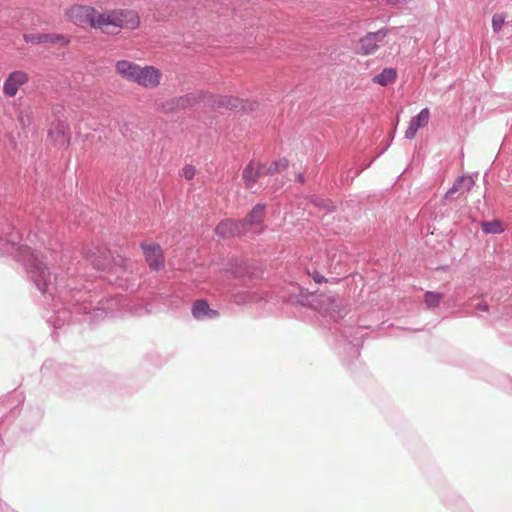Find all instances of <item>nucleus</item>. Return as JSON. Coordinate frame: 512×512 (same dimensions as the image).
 Wrapping results in <instances>:
<instances>
[{"mask_svg":"<svg viewBox=\"0 0 512 512\" xmlns=\"http://www.w3.org/2000/svg\"><path fill=\"white\" fill-rule=\"evenodd\" d=\"M13 224L0 220V255H13L23 262L29 279L41 293L52 295L54 283L51 272L43 256L31 250L27 245L20 244L21 236L13 231Z\"/></svg>","mask_w":512,"mask_h":512,"instance_id":"1","label":"nucleus"},{"mask_svg":"<svg viewBox=\"0 0 512 512\" xmlns=\"http://www.w3.org/2000/svg\"><path fill=\"white\" fill-rule=\"evenodd\" d=\"M68 18L77 26L100 29L107 34H117L120 29H135L140 20L133 10H113L98 13L93 7L76 5L67 11Z\"/></svg>","mask_w":512,"mask_h":512,"instance_id":"2","label":"nucleus"},{"mask_svg":"<svg viewBox=\"0 0 512 512\" xmlns=\"http://www.w3.org/2000/svg\"><path fill=\"white\" fill-rule=\"evenodd\" d=\"M208 101L213 108L237 109L240 106V100L229 96L208 95L205 92H192L178 98H174L163 105L162 110L165 112L186 109L199 102Z\"/></svg>","mask_w":512,"mask_h":512,"instance_id":"3","label":"nucleus"},{"mask_svg":"<svg viewBox=\"0 0 512 512\" xmlns=\"http://www.w3.org/2000/svg\"><path fill=\"white\" fill-rule=\"evenodd\" d=\"M299 302L302 305H308L312 307L323 316H329L333 321H337L339 318L344 316V312L342 310V302L338 297L334 295H317L314 293H307V295H303L301 293V299Z\"/></svg>","mask_w":512,"mask_h":512,"instance_id":"4","label":"nucleus"},{"mask_svg":"<svg viewBox=\"0 0 512 512\" xmlns=\"http://www.w3.org/2000/svg\"><path fill=\"white\" fill-rule=\"evenodd\" d=\"M161 76L160 70L154 66H140L132 82L147 89H154L160 85Z\"/></svg>","mask_w":512,"mask_h":512,"instance_id":"5","label":"nucleus"},{"mask_svg":"<svg viewBox=\"0 0 512 512\" xmlns=\"http://www.w3.org/2000/svg\"><path fill=\"white\" fill-rule=\"evenodd\" d=\"M389 29L382 28L376 32H369L359 40L358 53L361 55H370L375 53L380 43L385 39Z\"/></svg>","mask_w":512,"mask_h":512,"instance_id":"6","label":"nucleus"},{"mask_svg":"<svg viewBox=\"0 0 512 512\" xmlns=\"http://www.w3.org/2000/svg\"><path fill=\"white\" fill-rule=\"evenodd\" d=\"M141 248L143 249L145 260L151 269L159 270L164 266L163 253L159 244L147 245L141 243Z\"/></svg>","mask_w":512,"mask_h":512,"instance_id":"7","label":"nucleus"},{"mask_svg":"<svg viewBox=\"0 0 512 512\" xmlns=\"http://www.w3.org/2000/svg\"><path fill=\"white\" fill-rule=\"evenodd\" d=\"M245 231L244 222L231 219L221 221L215 229L216 234L221 238L238 236L243 234Z\"/></svg>","mask_w":512,"mask_h":512,"instance_id":"8","label":"nucleus"},{"mask_svg":"<svg viewBox=\"0 0 512 512\" xmlns=\"http://www.w3.org/2000/svg\"><path fill=\"white\" fill-rule=\"evenodd\" d=\"M28 81V75L23 71H14L9 74L3 85V92L8 97H14L19 88Z\"/></svg>","mask_w":512,"mask_h":512,"instance_id":"9","label":"nucleus"},{"mask_svg":"<svg viewBox=\"0 0 512 512\" xmlns=\"http://www.w3.org/2000/svg\"><path fill=\"white\" fill-rule=\"evenodd\" d=\"M430 118V110L423 108L416 116L412 117L409 126L405 131V138L412 140L415 138L417 131L428 124Z\"/></svg>","mask_w":512,"mask_h":512,"instance_id":"10","label":"nucleus"},{"mask_svg":"<svg viewBox=\"0 0 512 512\" xmlns=\"http://www.w3.org/2000/svg\"><path fill=\"white\" fill-rule=\"evenodd\" d=\"M112 302H113L112 300H106L105 302H101L100 306L94 308L92 312L87 310L88 307L86 305L77 306L76 304H73V310L69 307V311H70V313L75 312V313L87 314V315H89L88 319L90 321H95L98 318H104L109 315V312L107 311L108 304H110Z\"/></svg>","mask_w":512,"mask_h":512,"instance_id":"11","label":"nucleus"},{"mask_svg":"<svg viewBox=\"0 0 512 512\" xmlns=\"http://www.w3.org/2000/svg\"><path fill=\"white\" fill-rule=\"evenodd\" d=\"M265 174V166L259 163H249L243 170V180L249 190H253L257 179Z\"/></svg>","mask_w":512,"mask_h":512,"instance_id":"12","label":"nucleus"},{"mask_svg":"<svg viewBox=\"0 0 512 512\" xmlns=\"http://www.w3.org/2000/svg\"><path fill=\"white\" fill-rule=\"evenodd\" d=\"M24 39L26 42L31 43H60L61 45H66L69 43V39L66 36L60 34H26L24 35Z\"/></svg>","mask_w":512,"mask_h":512,"instance_id":"13","label":"nucleus"},{"mask_svg":"<svg viewBox=\"0 0 512 512\" xmlns=\"http://www.w3.org/2000/svg\"><path fill=\"white\" fill-rule=\"evenodd\" d=\"M192 315L197 320L214 319L219 314L216 310L211 309L204 299L196 300L192 306Z\"/></svg>","mask_w":512,"mask_h":512,"instance_id":"14","label":"nucleus"},{"mask_svg":"<svg viewBox=\"0 0 512 512\" xmlns=\"http://www.w3.org/2000/svg\"><path fill=\"white\" fill-rule=\"evenodd\" d=\"M49 136L58 146H67L70 142V135L68 133V127L64 123H57L53 128L49 130Z\"/></svg>","mask_w":512,"mask_h":512,"instance_id":"15","label":"nucleus"},{"mask_svg":"<svg viewBox=\"0 0 512 512\" xmlns=\"http://www.w3.org/2000/svg\"><path fill=\"white\" fill-rule=\"evenodd\" d=\"M140 65L128 61L120 60L115 64L116 72L125 80L132 82L137 74Z\"/></svg>","mask_w":512,"mask_h":512,"instance_id":"16","label":"nucleus"},{"mask_svg":"<svg viewBox=\"0 0 512 512\" xmlns=\"http://www.w3.org/2000/svg\"><path fill=\"white\" fill-rule=\"evenodd\" d=\"M475 182L471 176L463 175L459 177L453 186L446 192L445 198L450 199L456 192L466 193L472 189Z\"/></svg>","mask_w":512,"mask_h":512,"instance_id":"17","label":"nucleus"},{"mask_svg":"<svg viewBox=\"0 0 512 512\" xmlns=\"http://www.w3.org/2000/svg\"><path fill=\"white\" fill-rule=\"evenodd\" d=\"M397 78V72L394 68H384L379 74L375 75L372 78V82L374 84H378L380 86H387L390 83H393Z\"/></svg>","mask_w":512,"mask_h":512,"instance_id":"18","label":"nucleus"},{"mask_svg":"<svg viewBox=\"0 0 512 512\" xmlns=\"http://www.w3.org/2000/svg\"><path fill=\"white\" fill-rule=\"evenodd\" d=\"M264 215H265V205L257 204L253 207V209L250 211V213L247 215V217L241 221L245 223V227L247 225H257L262 222Z\"/></svg>","mask_w":512,"mask_h":512,"instance_id":"19","label":"nucleus"},{"mask_svg":"<svg viewBox=\"0 0 512 512\" xmlns=\"http://www.w3.org/2000/svg\"><path fill=\"white\" fill-rule=\"evenodd\" d=\"M98 252H99V249L96 248V247L89 248V249L83 251V254L85 255V257L96 268H100L103 265V263H104V256H103V254L97 255Z\"/></svg>","mask_w":512,"mask_h":512,"instance_id":"20","label":"nucleus"},{"mask_svg":"<svg viewBox=\"0 0 512 512\" xmlns=\"http://www.w3.org/2000/svg\"><path fill=\"white\" fill-rule=\"evenodd\" d=\"M443 294L439 292L427 291L424 294V303L427 308H436L440 305Z\"/></svg>","mask_w":512,"mask_h":512,"instance_id":"21","label":"nucleus"},{"mask_svg":"<svg viewBox=\"0 0 512 512\" xmlns=\"http://www.w3.org/2000/svg\"><path fill=\"white\" fill-rule=\"evenodd\" d=\"M481 227L482 231L486 234H499L503 231L502 225L499 221L483 222Z\"/></svg>","mask_w":512,"mask_h":512,"instance_id":"22","label":"nucleus"},{"mask_svg":"<svg viewBox=\"0 0 512 512\" xmlns=\"http://www.w3.org/2000/svg\"><path fill=\"white\" fill-rule=\"evenodd\" d=\"M288 167V160L285 158L274 161L268 168L265 167V174H273L282 171Z\"/></svg>","mask_w":512,"mask_h":512,"instance_id":"23","label":"nucleus"},{"mask_svg":"<svg viewBox=\"0 0 512 512\" xmlns=\"http://www.w3.org/2000/svg\"><path fill=\"white\" fill-rule=\"evenodd\" d=\"M196 170L192 165H186L182 169V175L187 179L191 180L195 176Z\"/></svg>","mask_w":512,"mask_h":512,"instance_id":"24","label":"nucleus"},{"mask_svg":"<svg viewBox=\"0 0 512 512\" xmlns=\"http://www.w3.org/2000/svg\"><path fill=\"white\" fill-rule=\"evenodd\" d=\"M504 23V18L501 15H494L492 18V26L495 31H498Z\"/></svg>","mask_w":512,"mask_h":512,"instance_id":"25","label":"nucleus"},{"mask_svg":"<svg viewBox=\"0 0 512 512\" xmlns=\"http://www.w3.org/2000/svg\"><path fill=\"white\" fill-rule=\"evenodd\" d=\"M308 274L313 278V280L318 283V284H321V283H324L326 282V278L321 275L318 271L314 270V271H310L308 270Z\"/></svg>","mask_w":512,"mask_h":512,"instance_id":"26","label":"nucleus"},{"mask_svg":"<svg viewBox=\"0 0 512 512\" xmlns=\"http://www.w3.org/2000/svg\"><path fill=\"white\" fill-rule=\"evenodd\" d=\"M410 1L411 0H387V3L390 5H393V6H401V5H406Z\"/></svg>","mask_w":512,"mask_h":512,"instance_id":"27","label":"nucleus"},{"mask_svg":"<svg viewBox=\"0 0 512 512\" xmlns=\"http://www.w3.org/2000/svg\"><path fill=\"white\" fill-rule=\"evenodd\" d=\"M475 308L477 310H480V311H483V312H487L488 311V304H487V302L483 301V302L479 303Z\"/></svg>","mask_w":512,"mask_h":512,"instance_id":"28","label":"nucleus"},{"mask_svg":"<svg viewBox=\"0 0 512 512\" xmlns=\"http://www.w3.org/2000/svg\"><path fill=\"white\" fill-rule=\"evenodd\" d=\"M495 0H480V2L483 4V6L485 7H489L490 5H492L494 3Z\"/></svg>","mask_w":512,"mask_h":512,"instance_id":"29","label":"nucleus"},{"mask_svg":"<svg viewBox=\"0 0 512 512\" xmlns=\"http://www.w3.org/2000/svg\"><path fill=\"white\" fill-rule=\"evenodd\" d=\"M297 179L299 182L303 183L304 182V176L302 174H298L297 175Z\"/></svg>","mask_w":512,"mask_h":512,"instance_id":"30","label":"nucleus"},{"mask_svg":"<svg viewBox=\"0 0 512 512\" xmlns=\"http://www.w3.org/2000/svg\"><path fill=\"white\" fill-rule=\"evenodd\" d=\"M317 205H318V206H323L324 208L329 209V208H328V206L324 204V201H323V200L321 201V203H317Z\"/></svg>","mask_w":512,"mask_h":512,"instance_id":"31","label":"nucleus"}]
</instances>
